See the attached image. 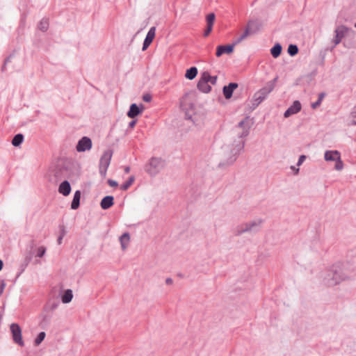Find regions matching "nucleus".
Masks as SVG:
<instances>
[{"label": "nucleus", "instance_id": "f257e3e1", "mask_svg": "<svg viewBox=\"0 0 356 356\" xmlns=\"http://www.w3.org/2000/svg\"><path fill=\"white\" fill-rule=\"evenodd\" d=\"M251 123L250 117H245L235 127L237 138L231 144L224 145L222 147L224 159L219 163L220 167L233 165L237 160L245 147L244 138L250 134Z\"/></svg>", "mask_w": 356, "mask_h": 356}, {"label": "nucleus", "instance_id": "f03ea898", "mask_svg": "<svg viewBox=\"0 0 356 356\" xmlns=\"http://www.w3.org/2000/svg\"><path fill=\"white\" fill-rule=\"evenodd\" d=\"M344 276L340 271V263L325 268L319 273L321 282L327 286H334L344 281Z\"/></svg>", "mask_w": 356, "mask_h": 356}, {"label": "nucleus", "instance_id": "7ed1b4c3", "mask_svg": "<svg viewBox=\"0 0 356 356\" xmlns=\"http://www.w3.org/2000/svg\"><path fill=\"white\" fill-rule=\"evenodd\" d=\"M264 222L265 220L261 218H257L252 220L244 222L237 225L234 229V234L236 236H240L245 233H257L261 229Z\"/></svg>", "mask_w": 356, "mask_h": 356}, {"label": "nucleus", "instance_id": "20e7f679", "mask_svg": "<svg viewBox=\"0 0 356 356\" xmlns=\"http://www.w3.org/2000/svg\"><path fill=\"white\" fill-rule=\"evenodd\" d=\"M165 166V161L159 157H152L145 166V171L150 176L156 175Z\"/></svg>", "mask_w": 356, "mask_h": 356}, {"label": "nucleus", "instance_id": "39448f33", "mask_svg": "<svg viewBox=\"0 0 356 356\" xmlns=\"http://www.w3.org/2000/svg\"><path fill=\"white\" fill-rule=\"evenodd\" d=\"M273 83L266 85L258 90L253 96V105L257 106L261 104L273 90Z\"/></svg>", "mask_w": 356, "mask_h": 356}, {"label": "nucleus", "instance_id": "423d86ee", "mask_svg": "<svg viewBox=\"0 0 356 356\" xmlns=\"http://www.w3.org/2000/svg\"><path fill=\"white\" fill-rule=\"evenodd\" d=\"M113 152L111 150L105 151L102 155L99 160V174L102 177H105L108 168L110 165Z\"/></svg>", "mask_w": 356, "mask_h": 356}, {"label": "nucleus", "instance_id": "0eeeda50", "mask_svg": "<svg viewBox=\"0 0 356 356\" xmlns=\"http://www.w3.org/2000/svg\"><path fill=\"white\" fill-rule=\"evenodd\" d=\"M340 271L344 277V281L349 280L356 275V266L350 263H340Z\"/></svg>", "mask_w": 356, "mask_h": 356}, {"label": "nucleus", "instance_id": "6e6552de", "mask_svg": "<svg viewBox=\"0 0 356 356\" xmlns=\"http://www.w3.org/2000/svg\"><path fill=\"white\" fill-rule=\"evenodd\" d=\"M348 31V29L343 26L341 25L337 26L334 30V38L332 39V42L334 44L333 46L330 48V51H332L337 45H338L344 38L347 32Z\"/></svg>", "mask_w": 356, "mask_h": 356}, {"label": "nucleus", "instance_id": "1a4fd4ad", "mask_svg": "<svg viewBox=\"0 0 356 356\" xmlns=\"http://www.w3.org/2000/svg\"><path fill=\"white\" fill-rule=\"evenodd\" d=\"M10 332L13 341L19 346L23 347L24 342L22 340V329L17 323H12L10 326Z\"/></svg>", "mask_w": 356, "mask_h": 356}, {"label": "nucleus", "instance_id": "9d476101", "mask_svg": "<svg viewBox=\"0 0 356 356\" xmlns=\"http://www.w3.org/2000/svg\"><path fill=\"white\" fill-rule=\"evenodd\" d=\"M92 140L89 137L83 136L79 141L76 149L78 152L88 151L92 148Z\"/></svg>", "mask_w": 356, "mask_h": 356}, {"label": "nucleus", "instance_id": "9b49d317", "mask_svg": "<svg viewBox=\"0 0 356 356\" xmlns=\"http://www.w3.org/2000/svg\"><path fill=\"white\" fill-rule=\"evenodd\" d=\"M46 252V249L44 246H31V250L30 251L31 256L27 259L26 261V264H24V267L22 269V272L24 270V268L28 265L29 261L33 257H42Z\"/></svg>", "mask_w": 356, "mask_h": 356}, {"label": "nucleus", "instance_id": "f8f14e48", "mask_svg": "<svg viewBox=\"0 0 356 356\" xmlns=\"http://www.w3.org/2000/svg\"><path fill=\"white\" fill-rule=\"evenodd\" d=\"M197 87L200 91L204 93H209L211 90V87L208 82V78H206L205 76H203L202 73L197 84Z\"/></svg>", "mask_w": 356, "mask_h": 356}, {"label": "nucleus", "instance_id": "ddd939ff", "mask_svg": "<svg viewBox=\"0 0 356 356\" xmlns=\"http://www.w3.org/2000/svg\"><path fill=\"white\" fill-rule=\"evenodd\" d=\"M301 108L302 106L300 101H294L293 104L284 112V118H289L292 115L298 113L301 110Z\"/></svg>", "mask_w": 356, "mask_h": 356}, {"label": "nucleus", "instance_id": "4468645a", "mask_svg": "<svg viewBox=\"0 0 356 356\" xmlns=\"http://www.w3.org/2000/svg\"><path fill=\"white\" fill-rule=\"evenodd\" d=\"M155 32H156V28L154 26H152L149 29L148 31L146 37L143 41V48L142 50L145 51L146 50L148 47L151 44L152 42L154 37H155Z\"/></svg>", "mask_w": 356, "mask_h": 356}, {"label": "nucleus", "instance_id": "2eb2a0df", "mask_svg": "<svg viewBox=\"0 0 356 356\" xmlns=\"http://www.w3.org/2000/svg\"><path fill=\"white\" fill-rule=\"evenodd\" d=\"M236 44H235V42L232 44H228V45H220L217 47L216 50V56L220 57L223 54H230L233 51L234 47Z\"/></svg>", "mask_w": 356, "mask_h": 356}, {"label": "nucleus", "instance_id": "dca6fc26", "mask_svg": "<svg viewBox=\"0 0 356 356\" xmlns=\"http://www.w3.org/2000/svg\"><path fill=\"white\" fill-rule=\"evenodd\" d=\"M238 88L236 83H229L227 86H225L222 88V92L226 99H230L232 96L234 90Z\"/></svg>", "mask_w": 356, "mask_h": 356}, {"label": "nucleus", "instance_id": "f3484780", "mask_svg": "<svg viewBox=\"0 0 356 356\" xmlns=\"http://www.w3.org/2000/svg\"><path fill=\"white\" fill-rule=\"evenodd\" d=\"M114 204V197L111 195H107L103 197L100 202L102 209H108Z\"/></svg>", "mask_w": 356, "mask_h": 356}, {"label": "nucleus", "instance_id": "a211bd4d", "mask_svg": "<svg viewBox=\"0 0 356 356\" xmlns=\"http://www.w3.org/2000/svg\"><path fill=\"white\" fill-rule=\"evenodd\" d=\"M58 192L64 196L68 195L71 192V186L70 182L67 180L61 182L58 187Z\"/></svg>", "mask_w": 356, "mask_h": 356}, {"label": "nucleus", "instance_id": "6ab92c4d", "mask_svg": "<svg viewBox=\"0 0 356 356\" xmlns=\"http://www.w3.org/2000/svg\"><path fill=\"white\" fill-rule=\"evenodd\" d=\"M340 153L337 150H327L325 152L324 158L325 161H335L340 157Z\"/></svg>", "mask_w": 356, "mask_h": 356}, {"label": "nucleus", "instance_id": "aec40b11", "mask_svg": "<svg viewBox=\"0 0 356 356\" xmlns=\"http://www.w3.org/2000/svg\"><path fill=\"white\" fill-rule=\"evenodd\" d=\"M142 112V109L138 106L136 104H132L130 106L129 111L127 113L128 117L134 118Z\"/></svg>", "mask_w": 356, "mask_h": 356}, {"label": "nucleus", "instance_id": "412c9836", "mask_svg": "<svg viewBox=\"0 0 356 356\" xmlns=\"http://www.w3.org/2000/svg\"><path fill=\"white\" fill-rule=\"evenodd\" d=\"M80 199H81V191H75L73 197V200L71 204V209H76L79 208L80 205Z\"/></svg>", "mask_w": 356, "mask_h": 356}, {"label": "nucleus", "instance_id": "4be33fe9", "mask_svg": "<svg viewBox=\"0 0 356 356\" xmlns=\"http://www.w3.org/2000/svg\"><path fill=\"white\" fill-rule=\"evenodd\" d=\"M73 298V293L71 289L65 291L63 295L61 296V300L63 303L67 304L72 301Z\"/></svg>", "mask_w": 356, "mask_h": 356}, {"label": "nucleus", "instance_id": "5701e85b", "mask_svg": "<svg viewBox=\"0 0 356 356\" xmlns=\"http://www.w3.org/2000/svg\"><path fill=\"white\" fill-rule=\"evenodd\" d=\"M282 47L280 43H276L270 49V54L273 57L276 58L279 57L282 53Z\"/></svg>", "mask_w": 356, "mask_h": 356}, {"label": "nucleus", "instance_id": "b1692460", "mask_svg": "<svg viewBox=\"0 0 356 356\" xmlns=\"http://www.w3.org/2000/svg\"><path fill=\"white\" fill-rule=\"evenodd\" d=\"M252 34L257 33L260 29L259 24L254 20L248 21L247 24Z\"/></svg>", "mask_w": 356, "mask_h": 356}, {"label": "nucleus", "instance_id": "393cba45", "mask_svg": "<svg viewBox=\"0 0 356 356\" xmlns=\"http://www.w3.org/2000/svg\"><path fill=\"white\" fill-rule=\"evenodd\" d=\"M197 74V69L196 67H191L186 70L185 77L189 80H193Z\"/></svg>", "mask_w": 356, "mask_h": 356}, {"label": "nucleus", "instance_id": "a878e982", "mask_svg": "<svg viewBox=\"0 0 356 356\" xmlns=\"http://www.w3.org/2000/svg\"><path fill=\"white\" fill-rule=\"evenodd\" d=\"M24 140V136L22 134H16L13 140H12V145L15 147H18L19 145L22 143Z\"/></svg>", "mask_w": 356, "mask_h": 356}, {"label": "nucleus", "instance_id": "bb28decb", "mask_svg": "<svg viewBox=\"0 0 356 356\" xmlns=\"http://www.w3.org/2000/svg\"><path fill=\"white\" fill-rule=\"evenodd\" d=\"M49 28V19L47 18H42L38 24V29L45 32Z\"/></svg>", "mask_w": 356, "mask_h": 356}, {"label": "nucleus", "instance_id": "cd10ccee", "mask_svg": "<svg viewBox=\"0 0 356 356\" xmlns=\"http://www.w3.org/2000/svg\"><path fill=\"white\" fill-rule=\"evenodd\" d=\"M135 178L134 176H131L128 180L120 186L122 191H127L134 183Z\"/></svg>", "mask_w": 356, "mask_h": 356}, {"label": "nucleus", "instance_id": "c85d7f7f", "mask_svg": "<svg viewBox=\"0 0 356 356\" xmlns=\"http://www.w3.org/2000/svg\"><path fill=\"white\" fill-rule=\"evenodd\" d=\"M252 34L249 27L247 26V27L245 29L244 33L235 41V44H238L241 42L242 40H243L245 38H246L249 35Z\"/></svg>", "mask_w": 356, "mask_h": 356}, {"label": "nucleus", "instance_id": "c756f323", "mask_svg": "<svg viewBox=\"0 0 356 356\" xmlns=\"http://www.w3.org/2000/svg\"><path fill=\"white\" fill-rule=\"evenodd\" d=\"M46 333L44 332H40L34 340V345L38 346L44 341Z\"/></svg>", "mask_w": 356, "mask_h": 356}, {"label": "nucleus", "instance_id": "7c9ffc66", "mask_svg": "<svg viewBox=\"0 0 356 356\" xmlns=\"http://www.w3.org/2000/svg\"><path fill=\"white\" fill-rule=\"evenodd\" d=\"M325 94L324 92H321L318 95V99L317 101H316L315 102H313L311 105L312 108L315 109L318 106H319L321 104V102L325 97Z\"/></svg>", "mask_w": 356, "mask_h": 356}, {"label": "nucleus", "instance_id": "2f4dec72", "mask_svg": "<svg viewBox=\"0 0 356 356\" xmlns=\"http://www.w3.org/2000/svg\"><path fill=\"white\" fill-rule=\"evenodd\" d=\"M287 51L288 54L291 56L296 55L298 52V46L292 44H289V46L288 47Z\"/></svg>", "mask_w": 356, "mask_h": 356}, {"label": "nucleus", "instance_id": "473e14b6", "mask_svg": "<svg viewBox=\"0 0 356 356\" xmlns=\"http://www.w3.org/2000/svg\"><path fill=\"white\" fill-rule=\"evenodd\" d=\"M203 76H205L206 78H208V82L211 83L212 85H216L217 82V76H211L209 72H202Z\"/></svg>", "mask_w": 356, "mask_h": 356}, {"label": "nucleus", "instance_id": "72a5a7b5", "mask_svg": "<svg viewBox=\"0 0 356 356\" xmlns=\"http://www.w3.org/2000/svg\"><path fill=\"white\" fill-rule=\"evenodd\" d=\"M130 236L128 233H124L120 237V245H126L129 242Z\"/></svg>", "mask_w": 356, "mask_h": 356}, {"label": "nucleus", "instance_id": "f704fd0d", "mask_svg": "<svg viewBox=\"0 0 356 356\" xmlns=\"http://www.w3.org/2000/svg\"><path fill=\"white\" fill-rule=\"evenodd\" d=\"M215 17H216L215 14L213 13H209V15H207L206 19H207V26H213L214 20H215Z\"/></svg>", "mask_w": 356, "mask_h": 356}, {"label": "nucleus", "instance_id": "c9c22d12", "mask_svg": "<svg viewBox=\"0 0 356 356\" xmlns=\"http://www.w3.org/2000/svg\"><path fill=\"white\" fill-rule=\"evenodd\" d=\"M335 162H336V163H335V165H334V168L337 170H342L343 168V161L341 159V156L339 157V159L336 160Z\"/></svg>", "mask_w": 356, "mask_h": 356}, {"label": "nucleus", "instance_id": "e433bc0d", "mask_svg": "<svg viewBox=\"0 0 356 356\" xmlns=\"http://www.w3.org/2000/svg\"><path fill=\"white\" fill-rule=\"evenodd\" d=\"M107 183L111 187H116L118 186V183L116 181L111 179H108Z\"/></svg>", "mask_w": 356, "mask_h": 356}, {"label": "nucleus", "instance_id": "4c0bfd02", "mask_svg": "<svg viewBox=\"0 0 356 356\" xmlns=\"http://www.w3.org/2000/svg\"><path fill=\"white\" fill-rule=\"evenodd\" d=\"M152 97L151 95H149V94H145V95H143V100L144 102H151V101H152Z\"/></svg>", "mask_w": 356, "mask_h": 356}, {"label": "nucleus", "instance_id": "58836bf2", "mask_svg": "<svg viewBox=\"0 0 356 356\" xmlns=\"http://www.w3.org/2000/svg\"><path fill=\"white\" fill-rule=\"evenodd\" d=\"M350 117L351 118H356V104L353 107L350 113Z\"/></svg>", "mask_w": 356, "mask_h": 356}, {"label": "nucleus", "instance_id": "ea45409f", "mask_svg": "<svg viewBox=\"0 0 356 356\" xmlns=\"http://www.w3.org/2000/svg\"><path fill=\"white\" fill-rule=\"evenodd\" d=\"M305 159H306V156H305V155L300 156L298 163H297V165L300 166V165H302V163L305 161Z\"/></svg>", "mask_w": 356, "mask_h": 356}, {"label": "nucleus", "instance_id": "a19ab883", "mask_svg": "<svg viewBox=\"0 0 356 356\" xmlns=\"http://www.w3.org/2000/svg\"><path fill=\"white\" fill-rule=\"evenodd\" d=\"M212 27H213V26H207V29L204 31V37L208 36V35H209V34L211 32V31H212Z\"/></svg>", "mask_w": 356, "mask_h": 356}, {"label": "nucleus", "instance_id": "79ce46f5", "mask_svg": "<svg viewBox=\"0 0 356 356\" xmlns=\"http://www.w3.org/2000/svg\"><path fill=\"white\" fill-rule=\"evenodd\" d=\"M5 283L3 282H0V296L1 295V293H3V289L5 287Z\"/></svg>", "mask_w": 356, "mask_h": 356}, {"label": "nucleus", "instance_id": "37998d69", "mask_svg": "<svg viewBox=\"0 0 356 356\" xmlns=\"http://www.w3.org/2000/svg\"><path fill=\"white\" fill-rule=\"evenodd\" d=\"M277 80V77H275L273 80L270 81H268L266 85H270V83H273V88H275V83Z\"/></svg>", "mask_w": 356, "mask_h": 356}, {"label": "nucleus", "instance_id": "c03bdc74", "mask_svg": "<svg viewBox=\"0 0 356 356\" xmlns=\"http://www.w3.org/2000/svg\"><path fill=\"white\" fill-rule=\"evenodd\" d=\"M136 123V120H131L129 123V127L130 128H133L134 127L135 124Z\"/></svg>", "mask_w": 356, "mask_h": 356}, {"label": "nucleus", "instance_id": "a18cd8bd", "mask_svg": "<svg viewBox=\"0 0 356 356\" xmlns=\"http://www.w3.org/2000/svg\"><path fill=\"white\" fill-rule=\"evenodd\" d=\"M350 125H356V118H352Z\"/></svg>", "mask_w": 356, "mask_h": 356}, {"label": "nucleus", "instance_id": "49530a36", "mask_svg": "<svg viewBox=\"0 0 356 356\" xmlns=\"http://www.w3.org/2000/svg\"><path fill=\"white\" fill-rule=\"evenodd\" d=\"M165 283L167 284H171L172 283V280L171 278H167L165 280Z\"/></svg>", "mask_w": 356, "mask_h": 356}, {"label": "nucleus", "instance_id": "de8ad7c7", "mask_svg": "<svg viewBox=\"0 0 356 356\" xmlns=\"http://www.w3.org/2000/svg\"><path fill=\"white\" fill-rule=\"evenodd\" d=\"M291 169L295 171L296 174H298L299 172V168H296L294 166H291Z\"/></svg>", "mask_w": 356, "mask_h": 356}, {"label": "nucleus", "instance_id": "09e8293b", "mask_svg": "<svg viewBox=\"0 0 356 356\" xmlns=\"http://www.w3.org/2000/svg\"><path fill=\"white\" fill-rule=\"evenodd\" d=\"M124 172L126 173H129L130 172V167H129V166L125 167Z\"/></svg>", "mask_w": 356, "mask_h": 356}, {"label": "nucleus", "instance_id": "8fccbe9b", "mask_svg": "<svg viewBox=\"0 0 356 356\" xmlns=\"http://www.w3.org/2000/svg\"><path fill=\"white\" fill-rule=\"evenodd\" d=\"M62 239H63V237L62 236H59L58 238V243H62Z\"/></svg>", "mask_w": 356, "mask_h": 356}, {"label": "nucleus", "instance_id": "3c124183", "mask_svg": "<svg viewBox=\"0 0 356 356\" xmlns=\"http://www.w3.org/2000/svg\"><path fill=\"white\" fill-rule=\"evenodd\" d=\"M3 265V261L1 259H0V270L2 269Z\"/></svg>", "mask_w": 356, "mask_h": 356}, {"label": "nucleus", "instance_id": "603ef678", "mask_svg": "<svg viewBox=\"0 0 356 356\" xmlns=\"http://www.w3.org/2000/svg\"><path fill=\"white\" fill-rule=\"evenodd\" d=\"M180 107H181V108L182 110H184V105H183L182 102H181V103H180Z\"/></svg>", "mask_w": 356, "mask_h": 356}, {"label": "nucleus", "instance_id": "864d4df0", "mask_svg": "<svg viewBox=\"0 0 356 356\" xmlns=\"http://www.w3.org/2000/svg\"><path fill=\"white\" fill-rule=\"evenodd\" d=\"M57 307V305H54L53 307H52V309H55Z\"/></svg>", "mask_w": 356, "mask_h": 356}, {"label": "nucleus", "instance_id": "5fc2aeb1", "mask_svg": "<svg viewBox=\"0 0 356 356\" xmlns=\"http://www.w3.org/2000/svg\"><path fill=\"white\" fill-rule=\"evenodd\" d=\"M126 247H127V246H125V245L122 246V250H125V248H126Z\"/></svg>", "mask_w": 356, "mask_h": 356}, {"label": "nucleus", "instance_id": "6e6d98bb", "mask_svg": "<svg viewBox=\"0 0 356 356\" xmlns=\"http://www.w3.org/2000/svg\"><path fill=\"white\" fill-rule=\"evenodd\" d=\"M355 27L356 28V24H355Z\"/></svg>", "mask_w": 356, "mask_h": 356}]
</instances>
